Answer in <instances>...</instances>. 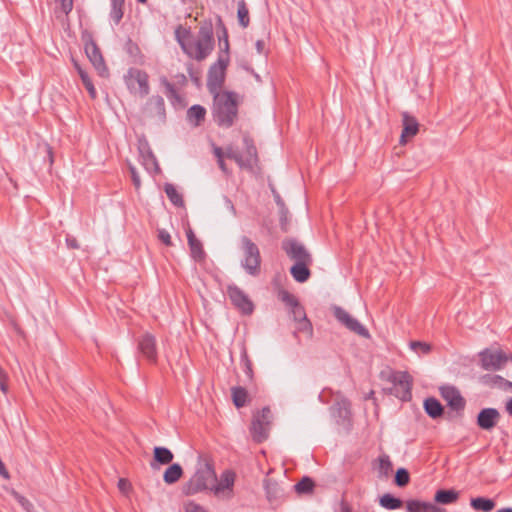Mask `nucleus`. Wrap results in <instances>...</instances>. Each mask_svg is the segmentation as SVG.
Segmentation results:
<instances>
[{"mask_svg": "<svg viewBox=\"0 0 512 512\" xmlns=\"http://www.w3.org/2000/svg\"><path fill=\"white\" fill-rule=\"evenodd\" d=\"M118 488L121 492L128 493L129 490L131 489V484L128 480L121 478L118 481Z\"/></svg>", "mask_w": 512, "mask_h": 512, "instance_id": "obj_56", "label": "nucleus"}, {"mask_svg": "<svg viewBox=\"0 0 512 512\" xmlns=\"http://www.w3.org/2000/svg\"><path fill=\"white\" fill-rule=\"evenodd\" d=\"M213 152H214V155L216 156L217 160L225 157L224 151L222 150L221 147H215Z\"/></svg>", "mask_w": 512, "mask_h": 512, "instance_id": "obj_60", "label": "nucleus"}, {"mask_svg": "<svg viewBox=\"0 0 512 512\" xmlns=\"http://www.w3.org/2000/svg\"><path fill=\"white\" fill-rule=\"evenodd\" d=\"M142 164L149 173L157 174L160 172L158 161L148 144L139 147Z\"/></svg>", "mask_w": 512, "mask_h": 512, "instance_id": "obj_22", "label": "nucleus"}, {"mask_svg": "<svg viewBox=\"0 0 512 512\" xmlns=\"http://www.w3.org/2000/svg\"><path fill=\"white\" fill-rule=\"evenodd\" d=\"M375 469L378 472L379 478L388 477L392 471V462L390 460V457L386 454L379 456L377 459V466L375 467Z\"/></svg>", "mask_w": 512, "mask_h": 512, "instance_id": "obj_40", "label": "nucleus"}, {"mask_svg": "<svg viewBox=\"0 0 512 512\" xmlns=\"http://www.w3.org/2000/svg\"><path fill=\"white\" fill-rule=\"evenodd\" d=\"M227 294L232 304L243 314L250 315L254 310L253 302L248 295L236 285H229Z\"/></svg>", "mask_w": 512, "mask_h": 512, "instance_id": "obj_13", "label": "nucleus"}, {"mask_svg": "<svg viewBox=\"0 0 512 512\" xmlns=\"http://www.w3.org/2000/svg\"><path fill=\"white\" fill-rule=\"evenodd\" d=\"M408 512H442V509L431 502L421 500H408L406 502Z\"/></svg>", "mask_w": 512, "mask_h": 512, "instance_id": "obj_25", "label": "nucleus"}, {"mask_svg": "<svg viewBox=\"0 0 512 512\" xmlns=\"http://www.w3.org/2000/svg\"><path fill=\"white\" fill-rule=\"evenodd\" d=\"M410 348L417 354H428L431 351V345L421 341H411Z\"/></svg>", "mask_w": 512, "mask_h": 512, "instance_id": "obj_46", "label": "nucleus"}, {"mask_svg": "<svg viewBox=\"0 0 512 512\" xmlns=\"http://www.w3.org/2000/svg\"><path fill=\"white\" fill-rule=\"evenodd\" d=\"M256 50L259 54L264 52L265 42L263 40H257L255 43Z\"/></svg>", "mask_w": 512, "mask_h": 512, "instance_id": "obj_59", "label": "nucleus"}, {"mask_svg": "<svg viewBox=\"0 0 512 512\" xmlns=\"http://www.w3.org/2000/svg\"><path fill=\"white\" fill-rule=\"evenodd\" d=\"M56 2L65 14H69L73 9V0H56Z\"/></svg>", "mask_w": 512, "mask_h": 512, "instance_id": "obj_54", "label": "nucleus"}, {"mask_svg": "<svg viewBox=\"0 0 512 512\" xmlns=\"http://www.w3.org/2000/svg\"><path fill=\"white\" fill-rule=\"evenodd\" d=\"M66 242H67V245L71 248H74V249L79 248L78 242L75 238H72V239L67 238Z\"/></svg>", "mask_w": 512, "mask_h": 512, "instance_id": "obj_62", "label": "nucleus"}, {"mask_svg": "<svg viewBox=\"0 0 512 512\" xmlns=\"http://www.w3.org/2000/svg\"><path fill=\"white\" fill-rule=\"evenodd\" d=\"M403 130L401 133V142H406V137H413L419 131V123L417 119L408 112L402 113Z\"/></svg>", "mask_w": 512, "mask_h": 512, "instance_id": "obj_23", "label": "nucleus"}, {"mask_svg": "<svg viewBox=\"0 0 512 512\" xmlns=\"http://www.w3.org/2000/svg\"><path fill=\"white\" fill-rule=\"evenodd\" d=\"M279 212H280V225H281V228H282V230L286 231L288 208L286 206L285 207H281V208H279Z\"/></svg>", "mask_w": 512, "mask_h": 512, "instance_id": "obj_55", "label": "nucleus"}, {"mask_svg": "<svg viewBox=\"0 0 512 512\" xmlns=\"http://www.w3.org/2000/svg\"><path fill=\"white\" fill-rule=\"evenodd\" d=\"M229 62L230 56L218 55L217 61L210 66L207 75V88L211 94L216 95L223 86Z\"/></svg>", "mask_w": 512, "mask_h": 512, "instance_id": "obj_6", "label": "nucleus"}, {"mask_svg": "<svg viewBox=\"0 0 512 512\" xmlns=\"http://www.w3.org/2000/svg\"><path fill=\"white\" fill-rule=\"evenodd\" d=\"M174 455L170 449L156 446L153 449V461L160 465H167L173 461Z\"/></svg>", "mask_w": 512, "mask_h": 512, "instance_id": "obj_35", "label": "nucleus"}, {"mask_svg": "<svg viewBox=\"0 0 512 512\" xmlns=\"http://www.w3.org/2000/svg\"><path fill=\"white\" fill-rule=\"evenodd\" d=\"M501 418L500 412L496 408H483L479 411L476 424L485 431H491Z\"/></svg>", "mask_w": 512, "mask_h": 512, "instance_id": "obj_18", "label": "nucleus"}, {"mask_svg": "<svg viewBox=\"0 0 512 512\" xmlns=\"http://www.w3.org/2000/svg\"><path fill=\"white\" fill-rule=\"evenodd\" d=\"M333 316L336 320L346 327L349 331L366 339L370 338L369 330L361 324L356 318L352 317L345 309L340 306H332Z\"/></svg>", "mask_w": 512, "mask_h": 512, "instance_id": "obj_9", "label": "nucleus"}, {"mask_svg": "<svg viewBox=\"0 0 512 512\" xmlns=\"http://www.w3.org/2000/svg\"><path fill=\"white\" fill-rule=\"evenodd\" d=\"M470 506L476 511L491 512L495 508L496 503L491 498L480 496L471 498Z\"/></svg>", "mask_w": 512, "mask_h": 512, "instance_id": "obj_34", "label": "nucleus"}, {"mask_svg": "<svg viewBox=\"0 0 512 512\" xmlns=\"http://www.w3.org/2000/svg\"><path fill=\"white\" fill-rule=\"evenodd\" d=\"M291 314L294 321L296 322L307 319L305 309L299 302L296 304V306L291 307Z\"/></svg>", "mask_w": 512, "mask_h": 512, "instance_id": "obj_47", "label": "nucleus"}, {"mask_svg": "<svg viewBox=\"0 0 512 512\" xmlns=\"http://www.w3.org/2000/svg\"><path fill=\"white\" fill-rule=\"evenodd\" d=\"M110 2H111V7H113V8L123 9V7H124V0H110Z\"/></svg>", "mask_w": 512, "mask_h": 512, "instance_id": "obj_61", "label": "nucleus"}, {"mask_svg": "<svg viewBox=\"0 0 512 512\" xmlns=\"http://www.w3.org/2000/svg\"><path fill=\"white\" fill-rule=\"evenodd\" d=\"M73 65L76 71L78 72L84 87L89 93V96L92 99H96L97 91L88 73L81 67V65L76 60H73Z\"/></svg>", "mask_w": 512, "mask_h": 512, "instance_id": "obj_32", "label": "nucleus"}, {"mask_svg": "<svg viewBox=\"0 0 512 512\" xmlns=\"http://www.w3.org/2000/svg\"><path fill=\"white\" fill-rule=\"evenodd\" d=\"M160 83L166 90L167 98L172 103H176L181 100V97L175 85L185 86L187 84V78L183 73H179L175 75V83H171L165 76H162L160 77Z\"/></svg>", "mask_w": 512, "mask_h": 512, "instance_id": "obj_19", "label": "nucleus"}, {"mask_svg": "<svg viewBox=\"0 0 512 512\" xmlns=\"http://www.w3.org/2000/svg\"><path fill=\"white\" fill-rule=\"evenodd\" d=\"M164 191L168 197V199L171 201L173 205L176 207H183L184 206V200L182 195L176 190L175 186L171 183H166L164 185Z\"/></svg>", "mask_w": 512, "mask_h": 512, "instance_id": "obj_41", "label": "nucleus"}, {"mask_svg": "<svg viewBox=\"0 0 512 512\" xmlns=\"http://www.w3.org/2000/svg\"><path fill=\"white\" fill-rule=\"evenodd\" d=\"M158 239L166 246H172L171 236L165 229L158 230Z\"/></svg>", "mask_w": 512, "mask_h": 512, "instance_id": "obj_52", "label": "nucleus"}, {"mask_svg": "<svg viewBox=\"0 0 512 512\" xmlns=\"http://www.w3.org/2000/svg\"><path fill=\"white\" fill-rule=\"evenodd\" d=\"M175 36L183 52L188 57L197 61H203L214 50V30L211 20H205L201 22L196 40H185V37H190L189 30H184V36H181L179 29H177Z\"/></svg>", "mask_w": 512, "mask_h": 512, "instance_id": "obj_1", "label": "nucleus"}, {"mask_svg": "<svg viewBox=\"0 0 512 512\" xmlns=\"http://www.w3.org/2000/svg\"><path fill=\"white\" fill-rule=\"evenodd\" d=\"M187 240L192 258L196 261L203 260L205 257V252L202 243L196 238L194 232L191 229L187 231Z\"/></svg>", "mask_w": 512, "mask_h": 512, "instance_id": "obj_27", "label": "nucleus"}, {"mask_svg": "<svg viewBox=\"0 0 512 512\" xmlns=\"http://www.w3.org/2000/svg\"><path fill=\"white\" fill-rule=\"evenodd\" d=\"M440 395L446 401L449 408L453 411H463L466 401L460 391L452 385H444L440 387Z\"/></svg>", "mask_w": 512, "mask_h": 512, "instance_id": "obj_15", "label": "nucleus"}, {"mask_svg": "<svg viewBox=\"0 0 512 512\" xmlns=\"http://www.w3.org/2000/svg\"><path fill=\"white\" fill-rule=\"evenodd\" d=\"M129 171L131 174V179H132L133 185L138 190L141 186V179H140L139 173L137 172L136 168L132 165H130Z\"/></svg>", "mask_w": 512, "mask_h": 512, "instance_id": "obj_53", "label": "nucleus"}, {"mask_svg": "<svg viewBox=\"0 0 512 512\" xmlns=\"http://www.w3.org/2000/svg\"><path fill=\"white\" fill-rule=\"evenodd\" d=\"M82 40L84 42L85 53L91 64L101 77H107L109 75V70L105 64L101 50L93 39L92 34L88 32L84 33L82 35Z\"/></svg>", "mask_w": 512, "mask_h": 512, "instance_id": "obj_7", "label": "nucleus"}, {"mask_svg": "<svg viewBox=\"0 0 512 512\" xmlns=\"http://www.w3.org/2000/svg\"><path fill=\"white\" fill-rule=\"evenodd\" d=\"M388 380L393 384L392 394L403 401L411 399L412 377L407 371H394Z\"/></svg>", "mask_w": 512, "mask_h": 512, "instance_id": "obj_8", "label": "nucleus"}, {"mask_svg": "<svg viewBox=\"0 0 512 512\" xmlns=\"http://www.w3.org/2000/svg\"><path fill=\"white\" fill-rule=\"evenodd\" d=\"M216 481L217 475L213 464L205 462L197 468L194 475L183 485L182 492L186 496H191L208 489L211 490V486Z\"/></svg>", "mask_w": 512, "mask_h": 512, "instance_id": "obj_3", "label": "nucleus"}, {"mask_svg": "<svg viewBox=\"0 0 512 512\" xmlns=\"http://www.w3.org/2000/svg\"><path fill=\"white\" fill-rule=\"evenodd\" d=\"M212 116L214 122L222 128L233 126L238 117L237 94L231 91H224L214 95Z\"/></svg>", "mask_w": 512, "mask_h": 512, "instance_id": "obj_2", "label": "nucleus"}, {"mask_svg": "<svg viewBox=\"0 0 512 512\" xmlns=\"http://www.w3.org/2000/svg\"><path fill=\"white\" fill-rule=\"evenodd\" d=\"M459 493L454 489H439L436 491L434 500L436 503L448 505L457 501Z\"/></svg>", "mask_w": 512, "mask_h": 512, "instance_id": "obj_33", "label": "nucleus"}, {"mask_svg": "<svg viewBox=\"0 0 512 512\" xmlns=\"http://www.w3.org/2000/svg\"><path fill=\"white\" fill-rule=\"evenodd\" d=\"M217 163H218L219 168H220V169H221L225 174H228V173H229V172H228V169H227V166H226V164H225V162H224V159H223V158H222V159H218V160H217Z\"/></svg>", "mask_w": 512, "mask_h": 512, "instance_id": "obj_63", "label": "nucleus"}, {"mask_svg": "<svg viewBox=\"0 0 512 512\" xmlns=\"http://www.w3.org/2000/svg\"><path fill=\"white\" fill-rule=\"evenodd\" d=\"M143 113L149 118L164 123L166 120V109L163 97L160 95L151 96L143 107Z\"/></svg>", "mask_w": 512, "mask_h": 512, "instance_id": "obj_14", "label": "nucleus"}, {"mask_svg": "<svg viewBox=\"0 0 512 512\" xmlns=\"http://www.w3.org/2000/svg\"><path fill=\"white\" fill-rule=\"evenodd\" d=\"M278 298L289 307L296 306L299 302L293 294L284 289L278 292Z\"/></svg>", "mask_w": 512, "mask_h": 512, "instance_id": "obj_45", "label": "nucleus"}, {"mask_svg": "<svg viewBox=\"0 0 512 512\" xmlns=\"http://www.w3.org/2000/svg\"><path fill=\"white\" fill-rule=\"evenodd\" d=\"M481 382L486 385V386H489L491 388H503V389H506L507 387L511 388L512 387V382L506 380L505 378H503L502 376L500 375H496V374H485L481 377Z\"/></svg>", "mask_w": 512, "mask_h": 512, "instance_id": "obj_31", "label": "nucleus"}, {"mask_svg": "<svg viewBox=\"0 0 512 512\" xmlns=\"http://www.w3.org/2000/svg\"><path fill=\"white\" fill-rule=\"evenodd\" d=\"M481 367L484 370L498 371L504 367L509 360L508 355L502 350H491L486 348L479 352Z\"/></svg>", "mask_w": 512, "mask_h": 512, "instance_id": "obj_10", "label": "nucleus"}, {"mask_svg": "<svg viewBox=\"0 0 512 512\" xmlns=\"http://www.w3.org/2000/svg\"><path fill=\"white\" fill-rule=\"evenodd\" d=\"M297 331L306 332L311 337L313 334V327L310 320L307 318L306 320L299 321Z\"/></svg>", "mask_w": 512, "mask_h": 512, "instance_id": "obj_49", "label": "nucleus"}, {"mask_svg": "<svg viewBox=\"0 0 512 512\" xmlns=\"http://www.w3.org/2000/svg\"><path fill=\"white\" fill-rule=\"evenodd\" d=\"M265 491L269 502H275L283 498L285 490L274 480L265 481Z\"/></svg>", "mask_w": 512, "mask_h": 512, "instance_id": "obj_30", "label": "nucleus"}, {"mask_svg": "<svg viewBox=\"0 0 512 512\" xmlns=\"http://www.w3.org/2000/svg\"><path fill=\"white\" fill-rule=\"evenodd\" d=\"M232 401L235 407L242 408L247 404L248 392L242 386H235L231 388Z\"/></svg>", "mask_w": 512, "mask_h": 512, "instance_id": "obj_39", "label": "nucleus"}, {"mask_svg": "<svg viewBox=\"0 0 512 512\" xmlns=\"http://www.w3.org/2000/svg\"><path fill=\"white\" fill-rule=\"evenodd\" d=\"M281 247L287 256L291 260H294L295 263L313 261L311 254L307 251L305 246L295 238H285L282 241Z\"/></svg>", "mask_w": 512, "mask_h": 512, "instance_id": "obj_12", "label": "nucleus"}, {"mask_svg": "<svg viewBox=\"0 0 512 512\" xmlns=\"http://www.w3.org/2000/svg\"><path fill=\"white\" fill-rule=\"evenodd\" d=\"M331 415L335 418L337 424L344 425L350 420V402L348 399L341 397L330 407Z\"/></svg>", "mask_w": 512, "mask_h": 512, "instance_id": "obj_20", "label": "nucleus"}, {"mask_svg": "<svg viewBox=\"0 0 512 512\" xmlns=\"http://www.w3.org/2000/svg\"><path fill=\"white\" fill-rule=\"evenodd\" d=\"M240 366L250 382L254 379L253 364L249 358L245 345H242L240 353Z\"/></svg>", "mask_w": 512, "mask_h": 512, "instance_id": "obj_37", "label": "nucleus"}, {"mask_svg": "<svg viewBox=\"0 0 512 512\" xmlns=\"http://www.w3.org/2000/svg\"><path fill=\"white\" fill-rule=\"evenodd\" d=\"M125 83L130 92L135 90V84L138 85V92L141 97H146L150 92L149 76L147 72L137 68H130L124 76Z\"/></svg>", "mask_w": 512, "mask_h": 512, "instance_id": "obj_11", "label": "nucleus"}, {"mask_svg": "<svg viewBox=\"0 0 512 512\" xmlns=\"http://www.w3.org/2000/svg\"><path fill=\"white\" fill-rule=\"evenodd\" d=\"M216 29H217L219 48H220L219 55L230 56L229 55L230 44H229L228 30L224 24V21L222 20V17L219 15H217V17H216Z\"/></svg>", "mask_w": 512, "mask_h": 512, "instance_id": "obj_21", "label": "nucleus"}, {"mask_svg": "<svg viewBox=\"0 0 512 512\" xmlns=\"http://www.w3.org/2000/svg\"><path fill=\"white\" fill-rule=\"evenodd\" d=\"M340 512H352V511H351V508L349 507V505L346 502L342 501L341 506H340Z\"/></svg>", "mask_w": 512, "mask_h": 512, "instance_id": "obj_64", "label": "nucleus"}, {"mask_svg": "<svg viewBox=\"0 0 512 512\" xmlns=\"http://www.w3.org/2000/svg\"><path fill=\"white\" fill-rule=\"evenodd\" d=\"M240 248L243 252L241 266L247 274L258 276L261 270V254L259 247L247 236H241Z\"/></svg>", "mask_w": 512, "mask_h": 512, "instance_id": "obj_4", "label": "nucleus"}, {"mask_svg": "<svg viewBox=\"0 0 512 512\" xmlns=\"http://www.w3.org/2000/svg\"><path fill=\"white\" fill-rule=\"evenodd\" d=\"M311 264L312 262H299L290 268V273L296 282L304 283L310 278L311 271L309 265Z\"/></svg>", "mask_w": 512, "mask_h": 512, "instance_id": "obj_26", "label": "nucleus"}, {"mask_svg": "<svg viewBox=\"0 0 512 512\" xmlns=\"http://www.w3.org/2000/svg\"><path fill=\"white\" fill-rule=\"evenodd\" d=\"M224 155L226 158L234 160L237 163V165L239 166L241 153L239 152V150L237 148H235L231 145L226 147Z\"/></svg>", "mask_w": 512, "mask_h": 512, "instance_id": "obj_48", "label": "nucleus"}, {"mask_svg": "<svg viewBox=\"0 0 512 512\" xmlns=\"http://www.w3.org/2000/svg\"><path fill=\"white\" fill-rule=\"evenodd\" d=\"M235 473L232 470H225L221 476L220 481L215 482L213 486H211V490L217 495L224 490H232L235 482Z\"/></svg>", "mask_w": 512, "mask_h": 512, "instance_id": "obj_24", "label": "nucleus"}, {"mask_svg": "<svg viewBox=\"0 0 512 512\" xmlns=\"http://www.w3.org/2000/svg\"><path fill=\"white\" fill-rule=\"evenodd\" d=\"M183 475V469L180 464L172 463L164 472L163 480L166 484L176 483Z\"/></svg>", "mask_w": 512, "mask_h": 512, "instance_id": "obj_36", "label": "nucleus"}, {"mask_svg": "<svg viewBox=\"0 0 512 512\" xmlns=\"http://www.w3.org/2000/svg\"><path fill=\"white\" fill-rule=\"evenodd\" d=\"M124 11L121 8H113L110 10V19L115 25H118L123 18Z\"/></svg>", "mask_w": 512, "mask_h": 512, "instance_id": "obj_50", "label": "nucleus"}, {"mask_svg": "<svg viewBox=\"0 0 512 512\" xmlns=\"http://www.w3.org/2000/svg\"><path fill=\"white\" fill-rule=\"evenodd\" d=\"M224 203H225V206L226 208L233 214V215H236V209H235V206L233 204V202L228 198V197H224Z\"/></svg>", "mask_w": 512, "mask_h": 512, "instance_id": "obj_58", "label": "nucleus"}, {"mask_svg": "<svg viewBox=\"0 0 512 512\" xmlns=\"http://www.w3.org/2000/svg\"><path fill=\"white\" fill-rule=\"evenodd\" d=\"M138 351L150 363L154 364L158 359L156 338L151 333H145L138 339Z\"/></svg>", "mask_w": 512, "mask_h": 512, "instance_id": "obj_16", "label": "nucleus"}, {"mask_svg": "<svg viewBox=\"0 0 512 512\" xmlns=\"http://www.w3.org/2000/svg\"><path fill=\"white\" fill-rule=\"evenodd\" d=\"M185 512H207V510L201 506L200 504L195 503L194 501H189L184 506Z\"/></svg>", "mask_w": 512, "mask_h": 512, "instance_id": "obj_51", "label": "nucleus"}, {"mask_svg": "<svg viewBox=\"0 0 512 512\" xmlns=\"http://www.w3.org/2000/svg\"><path fill=\"white\" fill-rule=\"evenodd\" d=\"M271 421L272 412L268 406L263 407L261 411L253 415L250 433L256 443H262L268 438Z\"/></svg>", "mask_w": 512, "mask_h": 512, "instance_id": "obj_5", "label": "nucleus"}, {"mask_svg": "<svg viewBox=\"0 0 512 512\" xmlns=\"http://www.w3.org/2000/svg\"><path fill=\"white\" fill-rule=\"evenodd\" d=\"M379 504L387 510H396L403 506V501L393 494L385 493L380 497Z\"/></svg>", "mask_w": 512, "mask_h": 512, "instance_id": "obj_38", "label": "nucleus"}, {"mask_svg": "<svg viewBox=\"0 0 512 512\" xmlns=\"http://www.w3.org/2000/svg\"><path fill=\"white\" fill-rule=\"evenodd\" d=\"M243 144L245 152L240 155L239 167L252 171L258 164V153L254 141L249 136H244Z\"/></svg>", "mask_w": 512, "mask_h": 512, "instance_id": "obj_17", "label": "nucleus"}, {"mask_svg": "<svg viewBox=\"0 0 512 512\" xmlns=\"http://www.w3.org/2000/svg\"><path fill=\"white\" fill-rule=\"evenodd\" d=\"M295 491L298 494L311 493L314 489V481L310 477H303L295 486Z\"/></svg>", "mask_w": 512, "mask_h": 512, "instance_id": "obj_43", "label": "nucleus"}, {"mask_svg": "<svg viewBox=\"0 0 512 512\" xmlns=\"http://www.w3.org/2000/svg\"><path fill=\"white\" fill-rule=\"evenodd\" d=\"M206 109L199 104L192 105L187 110V120L193 127H198L205 120Z\"/></svg>", "mask_w": 512, "mask_h": 512, "instance_id": "obj_28", "label": "nucleus"}, {"mask_svg": "<svg viewBox=\"0 0 512 512\" xmlns=\"http://www.w3.org/2000/svg\"><path fill=\"white\" fill-rule=\"evenodd\" d=\"M139 50L137 44H135L131 39H128L126 42V51L130 55H134Z\"/></svg>", "mask_w": 512, "mask_h": 512, "instance_id": "obj_57", "label": "nucleus"}, {"mask_svg": "<svg viewBox=\"0 0 512 512\" xmlns=\"http://www.w3.org/2000/svg\"><path fill=\"white\" fill-rule=\"evenodd\" d=\"M410 481V475L407 469L398 468L395 473L394 482L398 487H405Z\"/></svg>", "mask_w": 512, "mask_h": 512, "instance_id": "obj_44", "label": "nucleus"}, {"mask_svg": "<svg viewBox=\"0 0 512 512\" xmlns=\"http://www.w3.org/2000/svg\"><path fill=\"white\" fill-rule=\"evenodd\" d=\"M424 410L432 419L440 418L444 414V407L440 401L434 397H429L424 401Z\"/></svg>", "mask_w": 512, "mask_h": 512, "instance_id": "obj_29", "label": "nucleus"}, {"mask_svg": "<svg viewBox=\"0 0 512 512\" xmlns=\"http://www.w3.org/2000/svg\"><path fill=\"white\" fill-rule=\"evenodd\" d=\"M237 17L239 25L242 28H247L250 23L249 10L244 0L238 2Z\"/></svg>", "mask_w": 512, "mask_h": 512, "instance_id": "obj_42", "label": "nucleus"}]
</instances>
